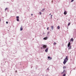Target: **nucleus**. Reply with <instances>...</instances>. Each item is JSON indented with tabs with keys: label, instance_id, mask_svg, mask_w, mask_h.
Masks as SVG:
<instances>
[{
	"label": "nucleus",
	"instance_id": "10",
	"mask_svg": "<svg viewBox=\"0 0 76 76\" xmlns=\"http://www.w3.org/2000/svg\"><path fill=\"white\" fill-rule=\"evenodd\" d=\"M48 49L47 48L46 50H45V52H48Z\"/></svg>",
	"mask_w": 76,
	"mask_h": 76
},
{
	"label": "nucleus",
	"instance_id": "18",
	"mask_svg": "<svg viewBox=\"0 0 76 76\" xmlns=\"http://www.w3.org/2000/svg\"><path fill=\"white\" fill-rule=\"evenodd\" d=\"M8 9V8H6L5 9V11H6V10H7Z\"/></svg>",
	"mask_w": 76,
	"mask_h": 76
},
{
	"label": "nucleus",
	"instance_id": "27",
	"mask_svg": "<svg viewBox=\"0 0 76 76\" xmlns=\"http://www.w3.org/2000/svg\"><path fill=\"white\" fill-rule=\"evenodd\" d=\"M33 15V14H31V16H32Z\"/></svg>",
	"mask_w": 76,
	"mask_h": 76
},
{
	"label": "nucleus",
	"instance_id": "17",
	"mask_svg": "<svg viewBox=\"0 0 76 76\" xmlns=\"http://www.w3.org/2000/svg\"><path fill=\"white\" fill-rule=\"evenodd\" d=\"M70 25V23H68V26H69Z\"/></svg>",
	"mask_w": 76,
	"mask_h": 76
},
{
	"label": "nucleus",
	"instance_id": "1",
	"mask_svg": "<svg viewBox=\"0 0 76 76\" xmlns=\"http://www.w3.org/2000/svg\"><path fill=\"white\" fill-rule=\"evenodd\" d=\"M68 60H69V59H68V57L67 56H66L65 59H64L63 64H65L66 63L67 61H68Z\"/></svg>",
	"mask_w": 76,
	"mask_h": 76
},
{
	"label": "nucleus",
	"instance_id": "3",
	"mask_svg": "<svg viewBox=\"0 0 76 76\" xmlns=\"http://www.w3.org/2000/svg\"><path fill=\"white\" fill-rule=\"evenodd\" d=\"M48 58L50 60H51L52 59V58L50 57V56H48Z\"/></svg>",
	"mask_w": 76,
	"mask_h": 76
},
{
	"label": "nucleus",
	"instance_id": "28",
	"mask_svg": "<svg viewBox=\"0 0 76 76\" xmlns=\"http://www.w3.org/2000/svg\"><path fill=\"white\" fill-rule=\"evenodd\" d=\"M41 49H42V48H41Z\"/></svg>",
	"mask_w": 76,
	"mask_h": 76
},
{
	"label": "nucleus",
	"instance_id": "6",
	"mask_svg": "<svg viewBox=\"0 0 76 76\" xmlns=\"http://www.w3.org/2000/svg\"><path fill=\"white\" fill-rule=\"evenodd\" d=\"M70 45H71L70 42H69V43L68 45V47H69V46H70Z\"/></svg>",
	"mask_w": 76,
	"mask_h": 76
},
{
	"label": "nucleus",
	"instance_id": "2",
	"mask_svg": "<svg viewBox=\"0 0 76 76\" xmlns=\"http://www.w3.org/2000/svg\"><path fill=\"white\" fill-rule=\"evenodd\" d=\"M16 18H17V20L18 22H19V16L16 17Z\"/></svg>",
	"mask_w": 76,
	"mask_h": 76
},
{
	"label": "nucleus",
	"instance_id": "8",
	"mask_svg": "<svg viewBox=\"0 0 76 76\" xmlns=\"http://www.w3.org/2000/svg\"><path fill=\"white\" fill-rule=\"evenodd\" d=\"M65 72H66V70H64V71L63 72H61V74H63V73H65Z\"/></svg>",
	"mask_w": 76,
	"mask_h": 76
},
{
	"label": "nucleus",
	"instance_id": "7",
	"mask_svg": "<svg viewBox=\"0 0 76 76\" xmlns=\"http://www.w3.org/2000/svg\"><path fill=\"white\" fill-rule=\"evenodd\" d=\"M70 41H71L72 42H73V41H74V40L73 39V38H72L71 39Z\"/></svg>",
	"mask_w": 76,
	"mask_h": 76
},
{
	"label": "nucleus",
	"instance_id": "26",
	"mask_svg": "<svg viewBox=\"0 0 76 76\" xmlns=\"http://www.w3.org/2000/svg\"><path fill=\"white\" fill-rule=\"evenodd\" d=\"M6 23H8V22H7V21L6 22Z\"/></svg>",
	"mask_w": 76,
	"mask_h": 76
},
{
	"label": "nucleus",
	"instance_id": "22",
	"mask_svg": "<svg viewBox=\"0 0 76 76\" xmlns=\"http://www.w3.org/2000/svg\"><path fill=\"white\" fill-rule=\"evenodd\" d=\"M74 1V0H72L71 1V2H73V1Z\"/></svg>",
	"mask_w": 76,
	"mask_h": 76
},
{
	"label": "nucleus",
	"instance_id": "4",
	"mask_svg": "<svg viewBox=\"0 0 76 76\" xmlns=\"http://www.w3.org/2000/svg\"><path fill=\"white\" fill-rule=\"evenodd\" d=\"M43 48H47V46H46V45H43Z\"/></svg>",
	"mask_w": 76,
	"mask_h": 76
},
{
	"label": "nucleus",
	"instance_id": "13",
	"mask_svg": "<svg viewBox=\"0 0 76 76\" xmlns=\"http://www.w3.org/2000/svg\"><path fill=\"white\" fill-rule=\"evenodd\" d=\"M23 30V28L22 27H21L20 28V31H22Z\"/></svg>",
	"mask_w": 76,
	"mask_h": 76
},
{
	"label": "nucleus",
	"instance_id": "14",
	"mask_svg": "<svg viewBox=\"0 0 76 76\" xmlns=\"http://www.w3.org/2000/svg\"><path fill=\"white\" fill-rule=\"evenodd\" d=\"M44 10H45V9H42L41 10L42 12H44Z\"/></svg>",
	"mask_w": 76,
	"mask_h": 76
},
{
	"label": "nucleus",
	"instance_id": "23",
	"mask_svg": "<svg viewBox=\"0 0 76 76\" xmlns=\"http://www.w3.org/2000/svg\"><path fill=\"white\" fill-rule=\"evenodd\" d=\"M47 30H48L49 29V27H48L47 28Z\"/></svg>",
	"mask_w": 76,
	"mask_h": 76
},
{
	"label": "nucleus",
	"instance_id": "29",
	"mask_svg": "<svg viewBox=\"0 0 76 76\" xmlns=\"http://www.w3.org/2000/svg\"><path fill=\"white\" fill-rule=\"evenodd\" d=\"M49 15H51V14H49Z\"/></svg>",
	"mask_w": 76,
	"mask_h": 76
},
{
	"label": "nucleus",
	"instance_id": "25",
	"mask_svg": "<svg viewBox=\"0 0 76 76\" xmlns=\"http://www.w3.org/2000/svg\"><path fill=\"white\" fill-rule=\"evenodd\" d=\"M49 68H48L47 69V70H49Z\"/></svg>",
	"mask_w": 76,
	"mask_h": 76
},
{
	"label": "nucleus",
	"instance_id": "20",
	"mask_svg": "<svg viewBox=\"0 0 76 76\" xmlns=\"http://www.w3.org/2000/svg\"><path fill=\"white\" fill-rule=\"evenodd\" d=\"M63 76H66V74H64Z\"/></svg>",
	"mask_w": 76,
	"mask_h": 76
},
{
	"label": "nucleus",
	"instance_id": "30",
	"mask_svg": "<svg viewBox=\"0 0 76 76\" xmlns=\"http://www.w3.org/2000/svg\"><path fill=\"white\" fill-rule=\"evenodd\" d=\"M52 3H53V1H52Z\"/></svg>",
	"mask_w": 76,
	"mask_h": 76
},
{
	"label": "nucleus",
	"instance_id": "15",
	"mask_svg": "<svg viewBox=\"0 0 76 76\" xmlns=\"http://www.w3.org/2000/svg\"><path fill=\"white\" fill-rule=\"evenodd\" d=\"M60 28V26H58L57 28H58V29H59Z\"/></svg>",
	"mask_w": 76,
	"mask_h": 76
},
{
	"label": "nucleus",
	"instance_id": "21",
	"mask_svg": "<svg viewBox=\"0 0 76 76\" xmlns=\"http://www.w3.org/2000/svg\"><path fill=\"white\" fill-rule=\"evenodd\" d=\"M54 45H56V43L55 42L53 44Z\"/></svg>",
	"mask_w": 76,
	"mask_h": 76
},
{
	"label": "nucleus",
	"instance_id": "19",
	"mask_svg": "<svg viewBox=\"0 0 76 76\" xmlns=\"http://www.w3.org/2000/svg\"><path fill=\"white\" fill-rule=\"evenodd\" d=\"M39 15H41L42 14V13H41V12H39Z\"/></svg>",
	"mask_w": 76,
	"mask_h": 76
},
{
	"label": "nucleus",
	"instance_id": "5",
	"mask_svg": "<svg viewBox=\"0 0 76 76\" xmlns=\"http://www.w3.org/2000/svg\"><path fill=\"white\" fill-rule=\"evenodd\" d=\"M68 47H69V50H70V49H71V48H72V47H71V46H68Z\"/></svg>",
	"mask_w": 76,
	"mask_h": 76
},
{
	"label": "nucleus",
	"instance_id": "9",
	"mask_svg": "<svg viewBox=\"0 0 76 76\" xmlns=\"http://www.w3.org/2000/svg\"><path fill=\"white\" fill-rule=\"evenodd\" d=\"M67 12H66V11L64 12V15H66L67 14Z\"/></svg>",
	"mask_w": 76,
	"mask_h": 76
},
{
	"label": "nucleus",
	"instance_id": "12",
	"mask_svg": "<svg viewBox=\"0 0 76 76\" xmlns=\"http://www.w3.org/2000/svg\"><path fill=\"white\" fill-rule=\"evenodd\" d=\"M44 39H45V40H46L47 39V37H45L44 38Z\"/></svg>",
	"mask_w": 76,
	"mask_h": 76
},
{
	"label": "nucleus",
	"instance_id": "16",
	"mask_svg": "<svg viewBox=\"0 0 76 76\" xmlns=\"http://www.w3.org/2000/svg\"><path fill=\"white\" fill-rule=\"evenodd\" d=\"M66 66H64L63 67V69H66Z\"/></svg>",
	"mask_w": 76,
	"mask_h": 76
},
{
	"label": "nucleus",
	"instance_id": "11",
	"mask_svg": "<svg viewBox=\"0 0 76 76\" xmlns=\"http://www.w3.org/2000/svg\"><path fill=\"white\" fill-rule=\"evenodd\" d=\"M51 28L53 30V29H54V26H51Z\"/></svg>",
	"mask_w": 76,
	"mask_h": 76
},
{
	"label": "nucleus",
	"instance_id": "24",
	"mask_svg": "<svg viewBox=\"0 0 76 76\" xmlns=\"http://www.w3.org/2000/svg\"><path fill=\"white\" fill-rule=\"evenodd\" d=\"M53 16V15H51V18H52V16Z\"/></svg>",
	"mask_w": 76,
	"mask_h": 76
}]
</instances>
